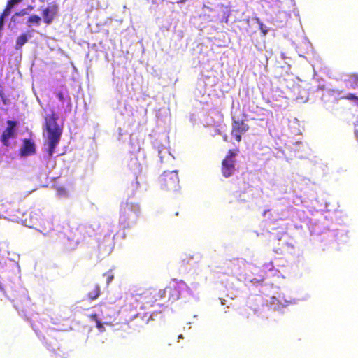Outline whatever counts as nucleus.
<instances>
[{
	"mask_svg": "<svg viewBox=\"0 0 358 358\" xmlns=\"http://www.w3.org/2000/svg\"><path fill=\"white\" fill-rule=\"evenodd\" d=\"M58 117L54 111L45 117V129L48 132V148L47 152L51 157L55 152V148L58 145L62 134V127H59L57 122Z\"/></svg>",
	"mask_w": 358,
	"mask_h": 358,
	"instance_id": "1",
	"label": "nucleus"
},
{
	"mask_svg": "<svg viewBox=\"0 0 358 358\" xmlns=\"http://www.w3.org/2000/svg\"><path fill=\"white\" fill-rule=\"evenodd\" d=\"M140 207L137 203L128 200L120 203L119 213V223L124 228L134 224L139 216Z\"/></svg>",
	"mask_w": 358,
	"mask_h": 358,
	"instance_id": "2",
	"label": "nucleus"
},
{
	"mask_svg": "<svg viewBox=\"0 0 358 358\" xmlns=\"http://www.w3.org/2000/svg\"><path fill=\"white\" fill-rule=\"evenodd\" d=\"M99 306L102 320L106 324H112L116 320L122 308L120 299L101 302Z\"/></svg>",
	"mask_w": 358,
	"mask_h": 358,
	"instance_id": "3",
	"label": "nucleus"
},
{
	"mask_svg": "<svg viewBox=\"0 0 358 358\" xmlns=\"http://www.w3.org/2000/svg\"><path fill=\"white\" fill-rule=\"evenodd\" d=\"M24 222L31 228H35L43 234H47L52 230V223L48 219H45L39 210L31 211L29 214V220Z\"/></svg>",
	"mask_w": 358,
	"mask_h": 358,
	"instance_id": "4",
	"label": "nucleus"
},
{
	"mask_svg": "<svg viewBox=\"0 0 358 358\" xmlns=\"http://www.w3.org/2000/svg\"><path fill=\"white\" fill-rule=\"evenodd\" d=\"M187 287L186 283L182 281L173 280L164 289H160L163 299L167 297L168 300L175 301L178 300L181 294V291Z\"/></svg>",
	"mask_w": 358,
	"mask_h": 358,
	"instance_id": "5",
	"label": "nucleus"
},
{
	"mask_svg": "<svg viewBox=\"0 0 358 358\" xmlns=\"http://www.w3.org/2000/svg\"><path fill=\"white\" fill-rule=\"evenodd\" d=\"M162 189L176 191L179 186V178L176 171L164 172L159 178Z\"/></svg>",
	"mask_w": 358,
	"mask_h": 358,
	"instance_id": "6",
	"label": "nucleus"
},
{
	"mask_svg": "<svg viewBox=\"0 0 358 358\" xmlns=\"http://www.w3.org/2000/svg\"><path fill=\"white\" fill-rule=\"evenodd\" d=\"M236 155V153L234 150H229L223 159L221 171L224 177L229 178L236 171L234 159Z\"/></svg>",
	"mask_w": 358,
	"mask_h": 358,
	"instance_id": "7",
	"label": "nucleus"
},
{
	"mask_svg": "<svg viewBox=\"0 0 358 358\" xmlns=\"http://www.w3.org/2000/svg\"><path fill=\"white\" fill-rule=\"evenodd\" d=\"M160 289H149L140 296L144 308L152 307L155 302L163 299Z\"/></svg>",
	"mask_w": 358,
	"mask_h": 358,
	"instance_id": "8",
	"label": "nucleus"
},
{
	"mask_svg": "<svg viewBox=\"0 0 358 358\" xmlns=\"http://www.w3.org/2000/svg\"><path fill=\"white\" fill-rule=\"evenodd\" d=\"M36 152V145L34 140L30 138H24L22 140V145L19 149V155L22 157L33 155Z\"/></svg>",
	"mask_w": 358,
	"mask_h": 358,
	"instance_id": "9",
	"label": "nucleus"
},
{
	"mask_svg": "<svg viewBox=\"0 0 358 358\" xmlns=\"http://www.w3.org/2000/svg\"><path fill=\"white\" fill-rule=\"evenodd\" d=\"M249 129V126L245 122L241 120H234L232 122V128L231 134L234 136L237 142L241 141V136Z\"/></svg>",
	"mask_w": 358,
	"mask_h": 358,
	"instance_id": "10",
	"label": "nucleus"
},
{
	"mask_svg": "<svg viewBox=\"0 0 358 358\" xmlns=\"http://www.w3.org/2000/svg\"><path fill=\"white\" fill-rule=\"evenodd\" d=\"M17 125V122L14 120L7 121V127L1 136V141L5 146H8L10 145L9 140L15 136Z\"/></svg>",
	"mask_w": 358,
	"mask_h": 358,
	"instance_id": "11",
	"label": "nucleus"
},
{
	"mask_svg": "<svg viewBox=\"0 0 358 358\" xmlns=\"http://www.w3.org/2000/svg\"><path fill=\"white\" fill-rule=\"evenodd\" d=\"M59 11L58 5L55 2L50 3L42 10L44 22L49 25L55 20Z\"/></svg>",
	"mask_w": 358,
	"mask_h": 358,
	"instance_id": "12",
	"label": "nucleus"
},
{
	"mask_svg": "<svg viewBox=\"0 0 358 358\" xmlns=\"http://www.w3.org/2000/svg\"><path fill=\"white\" fill-rule=\"evenodd\" d=\"M85 228H82L80 229H75V232L73 233V235L72 236V230H67L64 232V236L66 237L68 241L70 243H68V245L71 248H73L75 246H76L79 242L80 241V236H78V234H80V231L84 230Z\"/></svg>",
	"mask_w": 358,
	"mask_h": 358,
	"instance_id": "13",
	"label": "nucleus"
},
{
	"mask_svg": "<svg viewBox=\"0 0 358 358\" xmlns=\"http://www.w3.org/2000/svg\"><path fill=\"white\" fill-rule=\"evenodd\" d=\"M101 294V288L98 284H94L91 287V289L87 292V297L94 301Z\"/></svg>",
	"mask_w": 358,
	"mask_h": 358,
	"instance_id": "14",
	"label": "nucleus"
},
{
	"mask_svg": "<svg viewBox=\"0 0 358 358\" xmlns=\"http://www.w3.org/2000/svg\"><path fill=\"white\" fill-rule=\"evenodd\" d=\"M21 1L22 0H8L6 6L2 12V13H3V15L8 16L10 14L11 9L13 8V6L20 3Z\"/></svg>",
	"mask_w": 358,
	"mask_h": 358,
	"instance_id": "15",
	"label": "nucleus"
},
{
	"mask_svg": "<svg viewBox=\"0 0 358 358\" xmlns=\"http://www.w3.org/2000/svg\"><path fill=\"white\" fill-rule=\"evenodd\" d=\"M348 83L351 88H358V74H351L349 77V79L348 80Z\"/></svg>",
	"mask_w": 358,
	"mask_h": 358,
	"instance_id": "16",
	"label": "nucleus"
},
{
	"mask_svg": "<svg viewBox=\"0 0 358 358\" xmlns=\"http://www.w3.org/2000/svg\"><path fill=\"white\" fill-rule=\"evenodd\" d=\"M28 41L27 36L25 34H21L16 39L15 48L20 49Z\"/></svg>",
	"mask_w": 358,
	"mask_h": 358,
	"instance_id": "17",
	"label": "nucleus"
},
{
	"mask_svg": "<svg viewBox=\"0 0 358 358\" xmlns=\"http://www.w3.org/2000/svg\"><path fill=\"white\" fill-rule=\"evenodd\" d=\"M90 317L92 321H94L96 322V327L100 331H104V327L101 323V320L99 318L97 314H92L90 315Z\"/></svg>",
	"mask_w": 358,
	"mask_h": 358,
	"instance_id": "18",
	"label": "nucleus"
},
{
	"mask_svg": "<svg viewBox=\"0 0 358 358\" xmlns=\"http://www.w3.org/2000/svg\"><path fill=\"white\" fill-rule=\"evenodd\" d=\"M0 98L4 105H8L10 103V99L6 95L3 87L0 85Z\"/></svg>",
	"mask_w": 358,
	"mask_h": 358,
	"instance_id": "19",
	"label": "nucleus"
},
{
	"mask_svg": "<svg viewBox=\"0 0 358 358\" xmlns=\"http://www.w3.org/2000/svg\"><path fill=\"white\" fill-rule=\"evenodd\" d=\"M342 99H347L351 101L355 102L357 105H358V96L353 94H348L342 96Z\"/></svg>",
	"mask_w": 358,
	"mask_h": 358,
	"instance_id": "20",
	"label": "nucleus"
},
{
	"mask_svg": "<svg viewBox=\"0 0 358 358\" xmlns=\"http://www.w3.org/2000/svg\"><path fill=\"white\" fill-rule=\"evenodd\" d=\"M41 17L37 15H31L29 18H28V22L29 23H34L37 25H39L40 24V22H41Z\"/></svg>",
	"mask_w": 358,
	"mask_h": 358,
	"instance_id": "21",
	"label": "nucleus"
},
{
	"mask_svg": "<svg viewBox=\"0 0 358 358\" xmlns=\"http://www.w3.org/2000/svg\"><path fill=\"white\" fill-rule=\"evenodd\" d=\"M6 17V15H3V13H1L0 15V32L1 31L3 24H4V17Z\"/></svg>",
	"mask_w": 358,
	"mask_h": 358,
	"instance_id": "22",
	"label": "nucleus"
},
{
	"mask_svg": "<svg viewBox=\"0 0 358 358\" xmlns=\"http://www.w3.org/2000/svg\"><path fill=\"white\" fill-rule=\"evenodd\" d=\"M105 275L106 276V281H107V283H110L113 279V275H112L111 273H106Z\"/></svg>",
	"mask_w": 358,
	"mask_h": 358,
	"instance_id": "23",
	"label": "nucleus"
},
{
	"mask_svg": "<svg viewBox=\"0 0 358 358\" xmlns=\"http://www.w3.org/2000/svg\"><path fill=\"white\" fill-rule=\"evenodd\" d=\"M27 13H28V12L27 11V9L24 8V9L21 10L18 13H16L15 15H17V16H23V15H27Z\"/></svg>",
	"mask_w": 358,
	"mask_h": 358,
	"instance_id": "24",
	"label": "nucleus"
},
{
	"mask_svg": "<svg viewBox=\"0 0 358 358\" xmlns=\"http://www.w3.org/2000/svg\"><path fill=\"white\" fill-rule=\"evenodd\" d=\"M57 97L59 99V101H64V94L62 92H58L57 93Z\"/></svg>",
	"mask_w": 358,
	"mask_h": 358,
	"instance_id": "25",
	"label": "nucleus"
},
{
	"mask_svg": "<svg viewBox=\"0 0 358 358\" xmlns=\"http://www.w3.org/2000/svg\"><path fill=\"white\" fill-rule=\"evenodd\" d=\"M260 27H261V30H262V31L263 35H264V36L266 35V34H267L268 31H267L266 29H264V28H263V25H262V24H261V26H260Z\"/></svg>",
	"mask_w": 358,
	"mask_h": 358,
	"instance_id": "26",
	"label": "nucleus"
},
{
	"mask_svg": "<svg viewBox=\"0 0 358 358\" xmlns=\"http://www.w3.org/2000/svg\"><path fill=\"white\" fill-rule=\"evenodd\" d=\"M138 317V314L136 313V310H135L134 313H133V315H131V317H132V318H137Z\"/></svg>",
	"mask_w": 358,
	"mask_h": 358,
	"instance_id": "27",
	"label": "nucleus"
},
{
	"mask_svg": "<svg viewBox=\"0 0 358 358\" xmlns=\"http://www.w3.org/2000/svg\"><path fill=\"white\" fill-rule=\"evenodd\" d=\"M25 9H27V11L29 12V11H31L33 10V6H28Z\"/></svg>",
	"mask_w": 358,
	"mask_h": 358,
	"instance_id": "28",
	"label": "nucleus"
},
{
	"mask_svg": "<svg viewBox=\"0 0 358 358\" xmlns=\"http://www.w3.org/2000/svg\"><path fill=\"white\" fill-rule=\"evenodd\" d=\"M126 311H127V307H125L124 309L123 310V312H126Z\"/></svg>",
	"mask_w": 358,
	"mask_h": 358,
	"instance_id": "29",
	"label": "nucleus"
},
{
	"mask_svg": "<svg viewBox=\"0 0 358 358\" xmlns=\"http://www.w3.org/2000/svg\"><path fill=\"white\" fill-rule=\"evenodd\" d=\"M357 106H358V104H357Z\"/></svg>",
	"mask_w": 358,
	"mask_h": 358,
	"instance_id": "30",
	"label": "nucleus"
}]
</instances>
